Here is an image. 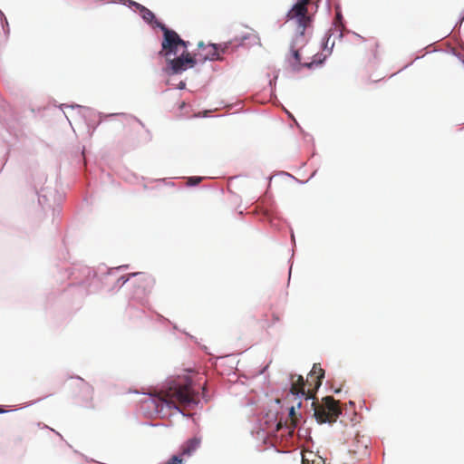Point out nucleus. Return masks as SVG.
Listing matches in <instances>:
<instances>
[{"mask_svg": "<svg viewBox=\"0 0 464 464\" xmlns=\"http://www.w3.org/2000/svg\"><path fill=\"white\" fill-rule=\"evenodd\" d=\"M199 401L198 392L192 388L191 382H174L168 388L161 390L153 399V403L159 412L165 408L180 411L179 406H189Z\"/></svg>", "mask_w": 464, "mask_h": 464, "instance_id": "obj_1", "label": "nucleus"}, {"mask_svg": "<svg viewBox=\"0 0 464 464\" xmlns=\"http://www.w3.org/2000/svg\"><path fill=\"white\" fill-rule=\"evenodd\" d=\"M324 377V371L321 368L320 364L314 363L311 372H309L306 381L299 374H291L290 392L292 395L298 398L304 397L306 400L314 397V393L322 384V380Z\"/></svg>", "mask_w": 464, "mask_h": 464, "instance_id": "obj_2", "label": "nucleus"}, {"mask_svg": "<svg viewBox=\"0 0 464 464\" xmlns=\"http://www.w3.org/2000/svg\"><path fill=\"white\" fill-rule=\"evenodd\" d=\"M155 24L163 32L161 50L159 52V55L169 59L171 56L177 55L179 47L187 50L188 43L182 40L174 30L169 29L165 24L158 21H155Z\"/></svg>", "mask_w": 464, "mask_h": 464, "instance_id": "obj_3", "label": "nucleus"}, {"mask_svg": "<svg viewBox=\"0 0 464 464\" xmlns=\"http://www.w3.org/2000/svg\"><path fill=\"white\" fill-rule=\"evenodd\" d=\"M246 38V36H242L240 38L236 37L234 40L228 41L223 44H205L203 42H199L198 44V52L194 53L196 61L197 63H204L207 60H221L219 50L222 53H226L231 44H235L236 46H238L242 44Z\"/></svg>", "mask_w": 464, "mask_h": 464, "instance_id": "obj_4", "label": "nucleus"}, {"mask_svg": "<svg viewBox=\"0 0 464 464\" xmlns=\"http://www.w3.org/2000/svg\"><path fill=\"white\" fill-rule=\"evenodd\" d=\"M312 406L314 411V417L319 423H333L342 413L339 401L331 396H326L322 400L321 403L313 401Z\"/></svg>", "mask_w": 464, "mask_h": 464, "instance_id": "obj_5", "label": "nucleus"}, {"mask_svg": "<svg viewBox=\"0 0 464 464\" xmlns=\"http://www.w3.org/2000/svg\"><path fill=\"white\" fill-rule=\"evenodd\" d=\"M311 0H298L287 13L290 20H295L298 24L300 31V38L303 39L304 30L310 25L311 17L308 15L307 5Z\"/></svg>", "mask_w": 464, "mask_h": 464, "instance_id": "obj_6", "label": "nucleus"}, {"mask_svg": "<svg viewBox=\"0 0 464 464\" xmlns=\"http://www.w3.org/2000/svg\"><path fill=\"white\" fill-rule=\"evenodd\" d=\"M73 397L82 405H89L93 400V388L82 378H76L70 382Z\"/></svg>", "mask_w": 464, "mask_h": 464, "instance_id": "obj_7", "label": "nucleus"}, {"mask_svg": "<svg viewBox=\"0 0 464 464\" xmlns=\"http://www.w3.org/2000/svg\"><path fill=\"white\" fill-rule=\"evenodd\" d=\"M171 69V72L174 74L180 73L186 71L188 68H192L197 63L195 55H191L187 50H183L182 53L176 57L167 59Z\"/></svg>", "mask_w": 464, "mask_h": 464, "instance_id": "obj_8", "label": "nucleus"}, {"mask_svg": "<svg viewBox=\"0 0 464 464\" xmlns=\"http://www.w3.org/2000/svg\"><path fill=\"white\" fill-rule=\"evenodd\" d=\"M288 63L293 71L299 72L303 67L311 68L316 61L313 60L311 62L303 63L299 50L295 49V45H293L291 47V54L288 58Z\"/></svg>", "mask_w": 464, "mask_h": 464, "instance_id": "obj_9", "label": "nucleus"}, {"mask_svg": "<svg viewBox=\"0 0 464 464\" xmlns=\"http://www.w3.org/2000/svg\"><path fill=\"white\" fill-rule=\"evenodd\" d=\"M200 445V440L198 438H192L186 441L181 446V456L183 457H189L192 455V453L199 447Z\"/></svg>", "mask_w": 464, "mask_h": 464, "instance_id": "obj_10", "label": "nucleus"}, {"mask_svg": "<svg viewBox=\"0 0 464 464\" xmlns=\"http://www.w3.org/2000/svg\"><path fill=\"white\" fill-rule=\"evenodd\" d=\"M302 464H325V461L313 451H304L302 454Z\"/></svg>", "mask_w": 464, "mask_h": 464, "instance_id": "obj_11", "label": "nucleus"}, {"mask_svg": "<svg viewBox=\"0 0 464 464\" xmlns=\"http://www.w3.org/2000/svg\"><path fill=\"white\" fill-rule=\"evenodd\" d=\"M140 14H141L142 18L150 24L152 23L155 19L154 14L150 9L146 8L145 6H141Z\"/></svg>", "mask_w": 464, "mask_h": 464, "instance_id": "obj_12", "label": "nucleus"}, {"mask_svg": "<svg viewBox=\"0 0 464 464\" xmlns=\"http://www.w3.org/2000/svg\"><path fill=\"white\" fill-rule=\"evenodd\" d=\"M183 456L173 455L165 464H183Z\"/></svg>", "mask_w": 464, "mask_h": 464, "instance_id": "obj_13", "label": "nucleus"}, {"mask_svg": "<svg viewBox=\"0 0 464 464\" xmlns=\"http://www.w3.org/2000/svg\"><path fill=\"white\" fill-rule=\"evenodd\" d=\"M202 180L201 177H190L188 179V184L189 185H197Z\"/></svg>", "mask_w": 464, "mask_h": 464, "instance_id": "obj_14", "label": "nucleus"}, {"mask_svg": "<svg viewBox=\"0 0 464 464\" xmlns=\"http://www.w3.org/2000/svg\"><path fill=\"white\" fill-rule=\"evenodd\" d=\"M295 414V407H294V406H292V407L289 409V416L291 417V419H292V420H294Z\"/></svg>", "mask_w": 464, "mask_h": 464, "instance_id": "obj_15", "label": "nucleus"}, {"mask_svg": "<svg viewBox=\"0 0 464 464\" xmlns=\"http://www.w3.org/2000/svg\"><path fill=\"white\" fill-rule=\"evenodd\" d=\"M273 318H274L275 322L279 321V317L277 315H276V314L273 315Z\"/></svg>", "mask_w": 464, "mask_h": 464, "instance_id": "obj_16", "label": "nucleus"}, {"mask_svg": "<svg viewBox=\"0 0 464 464\" xmlns=\"http://www.w3.org/2000/svg\"><path fill=\"white\" fill-rule=\"evenodd\" d=\"M379 44L377 43H374V48L377 49Z\"/></svg>", "mask_w": 464, "mask_h": 464, "instance_id": "obj_17", "label": "nucleus"}, {"mask_svg": "<svg viewBox=\"0 0 464 464\" xmlns=\"http://www.w3.org/2000/svg\"><path fill=\"white\" fill-rule=\"evenodd\" d=\"M297 406L300 407L301 406V401H298L297 402Z\"/></svg>", "mask_w": 464, "mask_h": 464, "instance_id": "obj_18", "label": "nucleus"}, {"mask_svg": "<svg viewBox=\"0 0 464 464\" xmlns=\"http://www.w3.org/2000/svg\"><path fill=\"white\" fill-rule=\"evenodd\" d=\"M5 412V411L3 409H0V413H3Z\"/></svg>", "mask_w": 464, "mask_h": 464, "instance_id": "obj_19", "label": "nucleus"}]
</instances>
